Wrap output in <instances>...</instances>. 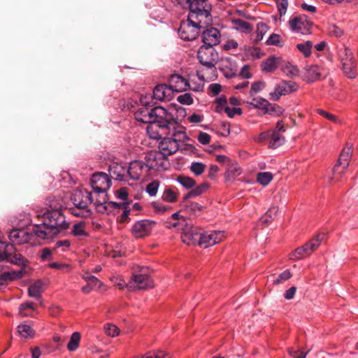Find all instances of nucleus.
<instances>
[{"instance_id":"42","label":"nucleus","mask_w":358,"mask_h":358,"mask_svg":"<svg viewBox=\"0 0 358 358\" xmlns=\"http://www.w3.org/2000/svg\"><path fill=\"white\" fill-rule=\"evenodd\" d=\"M131 358H171L170 354L162 350L149 352L143 356H134Z\"/></svg>"},{"instance_id":"51","label":"nucleus","mask_w":358,"mask_h":358,"mask_svg":"<svg viewBox=\"0 0 358 358\" xmlns=\"http://www.w3.org/2000/svg\"><path fill=\"white\" fill-rule=\"evenodd\" d=\"M106 334L110 337H115L120 334L119 328L113 324H106L103 327Z\"/></svg>"},{"instance_id":"13","label":"nucleus","mask_w":358,"mask_h":358,"mask_svg":"<svg viewBox=\"0 0 358 358\" xmlns=\"http://www.w3.org/2000/svg\"><path fill=\"white\" fill-rule=\"evenodd\" d=\"M167 157L168 155H163L160 150L149 152L145 157V163L149 172L150 170L160 171L167 169L169 164Z\"/></svg>"},{"instance_id":"6","label":"nucleus","mask_w":358,"mask_h":358,"mask_svg":"<svg viewBox=\"0 0 358 358\" xmlns=\"http://www.w3.org/2000/svg\"><path fill=\"white\" fill-rule=\"evenodd\" d=\"M352 152V145L346 143L332 169L331 175L328 177L329 183H336L342 181L343 177L349 166Z\"/></svg>"},{"instance_id":"34","label":"nucleus","mask_w":358,"mask_h":358,"mask_svg":"<svg viewBox=\"0 0 358 358\" xmlns=\"http://www.w3.org/2000/svg\"><path fill=\"white\" fill-rule=\"evenodd\" d=\"M270 142L268 147L275 149L282 145L285 142L284 136L276 131H270Z\"/></svg>"},{"instance_id":"9","label":"nucleus","mask_w":358,"mask_h":358,"mask_svg":"<svg viewBox=\"0 0 358 358\" xmlns=\"http://www.w3.org/2000/svg\"><path fill=\"white\" fill-rule=\"evenodd\" d=\"M339 57L343 73L348 78H355L357 76V62L351 50L344 47L340 50Z\"/></svg>"},{"instance_id":"40","label":"nucleus","mask_w":358,"mask_h":358,"mask_svg":"<svg viewBox=\"0 0 358 358\" xmlns=\"http://www.w3.org/2000/svg\"><path fill=\"white\" fill-rule=\"evenodd\" d=\"M17 333L24 338H32L34 336V331L32 327L27 324H20L17 326Z\"/></svg>"},{"instance_id":"12","label":"nucleus","mask_w":358,"mask_h":358,"mask_svg":"<svg viewBox=\"0 0 358 358\" xmlns=\"http://www.w3.org/2000/svg\"><path fill=\"white\" fill-rule=\"evenodd\" d=\"M322 238L317 235L308 243L297 248L289 255V259L292 260H299L310 256L320 245Z\"/></svg>"},{"instance_id":"16","label":"nucleus","mask_w":358,"mask_h":358,"mask_svg":"<svg viewBox=\"0 0 358 358\" xmlns=\"http://www.w3.org/2000/svg\"><path fill=\"white\" fill-rule=\"evenodd\" d=\"M205 69H199L197 70L196 73L191 75L187 80V89L194 92H201L204 87V82L213 80L215 78H208L205 76Z\"/></svg>"},{"instance_id":"25","label":"nucleus","mask_w":358,"mask_h":358,"mask_svg":"<svg viewBox=\"0 0 358 358\" xmlns=\"http://www.w3.org/2000/svg\"><path fill=\"white\" fill-rule=\"evenodd\" d=\"M169 86L173 93L185 91L187 89V80L178 74H173L169 80Z\"/></svg>"},{"instance_id":"52","label":"nucleus","mask_w":358,"mask_h":358,"mask_svg":"<svg viewBox=\"0 0 358 358\" xmlns=\"http://www.w3.org/2000/svg\"><path fill=\"white\" fill-rule=\"evenodd\" d=\"M215 103H216V111L218 113H221V112L224 111L225 108L229 106L227 97L224 95H222V96L217 97L215 100Z\"/></svg>"},{"instance_id":"49","label":"nucleus","mask_w":358,"mask_h":358,"mask_svg":"<svg viewBox=\"0 0 358 358\" xmlns=\"http://www.w3.org/2000/svg\"><path fill=\"white\" fill-rule=\"evenodd\" d=\"M151 206L154 210L155 213H159V214H164L166 212L169 211L171 208L164 205V203L156 201L151 203Z\"/></svg>"},{"instance_id":"14","label":"nucleus","mask_w":358,"mask_h":358,"mask_svg":"<svg viewBox=\"0 0 358 358\" xmlns=\"http://www.w3.org/2000/svg\"><path fill=\"white\" fill-rule=\"evenodd\" d=\"M71 199L75 207L80 210H85L90 204H94L96 200L92 193L85 189L75 190L71 196Z\"/></svg>"},{"instance_id":"53","label":"nucleus","mask_w":358,"mask_h":358,"mask_svg":"<svg viewBox=\"0 0 358 358\" xmlns=\"http://www.w3.org/2000/svg\"><path fill=\"white\" fill-rule=\"evenodd\" d=\"M317 113L332 122H334L336 124L341 123V120L337 116L332 113H328L320 108L317 109Z\"/></svg>"},{"instance_id":"10","label":"nucleus","mask_w":358,"mask_h":358,"mask_svg":"<svg viewBox=\"0 0 358 358\" xmlns=\"http://www.w3.org/2000/svg\"><path fill=\"white\" fill-rule=\"evenodd\" d=\"M288 24L292 32L302 35L310 34L313 26V22L304 14L291 17Z\"/></svg>"},{"instance_id":"63","label":"nucleus","mask_w":358,"mask_h":358,"mask_svg":"<svg viewBox=\"0 0 358 358\" xmlns=\"http://www.w3.org/2000/svg\"><path fill=\"white\" fill-rule=\"evenodd\" d=\"M111 282H113L115 285H117L120 289H122L128 285L125 282V280L119 275L112 276L110 278Z\"/></svg>"},{"instance_id":"3","label":"nucleus","mask_w":358,"mask_h":358,"mask_svg":"<svg viewBox=\"0 0 358 358\" xmlns=\"http://www.w3.org/2000/svg\"><path fill=\"white\" fill-rule=\"evenodd\" d=\"M134 116L138 122L150 124L147 127L148 133L150 134V138L158 139L160 138L158 131L153 134L150 133L154 125L156 124L159 128L162 125H164L167 121L171 120L172 117L174 115L162 106H156L155 108L140 106L135 112Z\"/></svg>"},{"instance_id":"39","label":"nucleus","mask_w":358,"mask_h":358,"mask_svg":"<svg viewBox=\"0 0 358 358\" xmlns=\"http://www.w3.org/2000/svg\"><path fill=\"white\" fill-rule=\"evenodd\" d=\"M292 277V273L289 269L285 270L283 272H282L278 275L275 276V275H271V278H272L271 280L273 282V284L275 285H280L282 283H284L285 282L289 280Z\"/></svg>"},{"instance_id":"15","label":"nucleus","mask_w":358,"mask_h":358,"mask_svg":"<svg viewBox=\"0 0 358 358\" xmlns=\"http://www.w3.org/2000/svg\"><path fill=\"white\" fill-rule=\"evenodd\" d=\"M156 222L150 220H142L136 222L131 229V233L137 238L149 236L155 227Z\"/></svg>"},{"instance_id":"30","label":"nucleus","mask_w":358,"mask_h":358,"mask_svg":"<svg viewBox=\"0 0 358 358\" xmlns=\"http://www.w3.org/2000/svg\"><path fill=\"white\" fill-rule=\"evenodd\" d=\"M281 59L280 57H270L262 62V69L263 71L271 73L273 72L280 64Z\"/></svg>"},{"instance_id":"64","label":"nucleus","mask_w":358,"mask_h":358,"mask_svg":"<svg viewBox=\"0 0 358 358\" xmlns=\"http://www.w3.org/2000/svg\"><path fill=\"white\" fill-rule=\"evenodd\" d=\"M308 352V351L304 352L303 350H295L290 349L289 350V354L294 358H305Z\"/></svg>"},{"instance_id":"1","label":"nucleus","mask_w":358,"mask_h":358,"mask_svg":"<svg viewBox=\"0 0 358 358\" xmlns=\"http://www.w3.org/2000/svg\"><path fill=\"white\" fill-rule=\"evenodd\" d=\"M159 129L166 135L159 145V150L164 155L170 156L176 153L179 149L180 143H185L187 139L185 128L177 122L174 116Z\"/></svg>"},{"instance_id":"47","label":"nucleus","mask_w":358,"mask_h":358,"mask_svg":"<svg viewBox=\"0 0 358 358\" xmlns=\"http://www.w3.org/2000/svg\"><path fill=\"white\" fill-rule=\"evenodd\" d=\"M203 206L196 202H189L185 206V210L190 215L197 216L202 211Z\"/></svg>"},{"instance_id":"20","label":"nucleus","mask_w":358,"mask_h":358,"mask_svg":"<svg viewBox=\"0 0 358 358\" xmlns=\"http://www.w3.org/2000/svg\"><path fill=\"white\" fill-rule=\"evenodd\" d=\"M323 69L317 65L306 66L302 74L303 80L313 83L321 79Z\"/></svg>"},{"instance_id":"43","label":"nucleus","mask_w":358,"mask_h":358,"mask_svg":"<svg viewBox=\"0 0 358 358\" xmlns=\"http://www.w3.org/2000/svg\"><path fill=\"white\" fill-rule=\"evenodd\" d=\"M5 259L18 266H26L27 263V260L24 259L21 254L14 253V251Z\"/></svg>"},{"instance_id":"31","label":"nucleus","mask_w":358,"mask_h":358,"mask_svg":"<svg viewBox=\"0 0 358 358\" xmlns=\"http://www.w3.org/2000/svg\"><path fill=\"white\" fill-rule=\"evenodd\" d=\"M231 23L236 30L242 33L250 34L253 30V27L250 23L241 19H233Z\"/></svg>"},{"instance_id":"11","label":"nucleus","mask_w":358,"mask_h":358,"mask_svg":"<svg viewBox=\"0 0 358 358\" xmlns=\"http://www.w3.org/2000/svg\"><path fill=\"white\" fill-rule=\"evenodd\" d=\"M299 85L294 81L282 80L277 83L273 91L268 94L269 99L273 101L280 100L282 96L289 95L298 91Z\"/></svg>"},{"instance_id":"59","label":"nucleus","mask_w":358,"mask_h":358,"mask_svg":"<svg viewBox=\"0 0 358 358\" xmlns=\"http://www.w3.org/2000/svg\"><path fill=\"white\" fill-rule=\"evenodd\" d=\"M328 32L330 36L338 38L343 35V31L335 24H331L329 26Z\"/></svg>"},{"instance_id":"38","label":"nucleus","mask_w":358,"mask_h":358,"mask_svg":"<svg viewBox=\"0 0 358 358\" xmlns=\"http://www.w3.org/2000/svg\"><path fill=\"white\" fill-rule=\"evenodd\" d=\"M14 250L15 248L13 244L0 241V261L5 260Z\"/></svg>"},{"instance_id":"4","label":"nucleus","mask_w":358,"mask_h":358,"mask_svg":"<svg viewBox=\"0 0 358 358\" xmlns=\"http://www.w3.org/2000/svg\"><path fill=\"white\" fill-rule=\"evenodd\" d=\"M91 186L94 194H98L99 199L96 198L94 207L97 212L108 213L106 192L111 186V180L106 173H96L91 178Z\"/></svg>"},{"instance_id":"46","label":"nucleus","mask_w":358,"mask_h":358,"mask_svg":"<svg viewBox=\"0 0 358 358\" xmlns=\"http://www.w3.org/2000/svg\"><path fill=\"white\" fill-rule=\"evenodd\" d=\"M296 48L305 57H309L312 53L313 44L310 41H307L303 43H298Z\"/></svg>"},{"instance_id":"23","label":"nucleus","mask_w":358,"mask_h":358,"mask_svg":"<svg viewBox=\"0 0 358 358\" xmlns=\"http://www.w3.org/2000/svg\"><path fill=\"white\" fill-rule=\"evenodd\" d=\"M33 234L24 229H15L10 231L8 237L13 245L24 244L29 242Z\"/></svg>"},{"instance_id":"17","label":"nucleus","mask_w":358,"mask_h":358,"mask_svg":"<svg viewBox=\"0 0 358 358\" xmlns=\"http://www.w3.org/2000/svg\"><path fill=\"white\" fill-rule=\"evenodd\" d=\"M224 238V232L220 231L200 233L199 245L207 248L220 243Z\"/></svg>"},{"instance_id":"5","label":"nucleus","mask_w":358,"mask_h":358,"mask_svg":"<svg viewBox=\"0 0 358 358\" xmlns=\"http://www.w3.org/2000/svg\"><path fill=\"white\" fill-rule=\"evenodd\" d=\"M197 57L202 66L200 69H205L206 78H216L215 65L219 59L217 52L213 47L202 45L198 50Z\"/></svg>"},{"instance_id":"2","label":"nucleus","mask_w":358,"mask_h":358,"mask_svg":"<svg viewBox=\"0 0 358 358\" xmlns=\"http://www.w3.org/2000/svg\"><path fill=\"white\" fill-rule=\"evenodd\" d=\"M42 217L43 223L33 228L34 235L41 239L50 238L69 227L61 210H46Z\"/></svg>"},{"instance_id":"37","label":"nucleus","mask_w":358,"mask_h":358,"mask_svg":"<svg viewBox=\"0 0 358 358\" xmlns=\"http://www.w3.org/2000/svg\"><path fill=\"white\" fill-rule=\"evenodd\" d=\"M209 187V185L207 182H203L192 189L187 194L185 199L192 198L198 196L203 193L206 192Z\"/></svg>"},{"instance_id":"24","label":"nucleus","mask_w":358,"mask_h":358,"mask_svg":"<svg viewBox=\"0 0 358 358\" xmlns=\"http://www.w3.org/2000/svg\"><path fill=\"white\" fill-rule=\"evenodd\" d=\"M173 96V93L171 89L165 84L158 85L153 90L152 98L156 100L160 101H170Z\"/></svg>"},{"instance_id":"21","label":"nucleus","mask_w":358,"mask_h":358,"mask_svg":"<svg viewBox=\"0 0 358 358\" xmlns=\"http://www.w3.org/2000/svg\"><path fill=\"white\" fill-rule=\"evenodd\" d=\"M202 41L203 45L213 47L220 42L221 34L220 31L214 27L204 30L202 33Z\"/></svg>"},{"instance_id":"28","label":"nucleus","mask_w":358,"mask_h":358,"mask_svg":"<svg viewBox=\"0 0 358 358\" xmlns=\"http://www.w3.org/2000/svg\"><path fill=\"white\" fill-rule=\"evenodd\" d=\"M23 270L7 271L0 275V289L5 287L8 281H13L22 277Z\"/></svg>"},{"instance_id":"50","label":"nucleus","mask_w":358,"mask_h":358,"mask_svg":"<svg viewBox=\"0 0 358 358\" xmlns=\"http://www.w3.org/2000/svg\"><path fill=\"white\" fill-rule=\"evenodd\" d=\"M160 185V181L155 180L148 183L145 187V192L150 196H155L157 194L159 187Z\"/></svg>"},{"instance_id":"32","label":"nucleus","mask_w":358,"mask_h":358,"mask_svg":"<svg viewBox=\"0 0 358 358\" xmlns=\"http://www.w3.org/2000/svg\"><path fill=\"white\" fill-rule=\"evenodd\" d=\"M36 310L35 304L31 301H26L20 305L19 315L22 317H31Z\"/></svg>"},{"instance_id":"22","label":"nucleus","mask_w":358,"mask_h":358,"mask_svg":"<svg viewBox=\"0 0 358 358\" xmlns=\"http://www.w3.org/2000/svg\"><path fill=\"white\" fill-rule=\"evenodd\" d=\"M219 69L226 78H233L238 74L237 65L229 57H223L220 59Z\"/></svg>"},{"instance_id":"19","label":"nucleus","mask_w":358,"mask_h":358,"mask_svg":"<svg viewBox=\"0 0 358 358\" xmlns=\"http://www.w3.org/2000/svg\"><path fill=\"white\" fill-rule=\"evenodd\" d=\"M154 286L152 278L146 274L133 275L128 287L130 289H145Z\"/></svg>"},{"instance_id":"18","label":"nucleus","mask_w":358,"mask_h":358,"mask_svg":"<svg viewBox=\"0 0 358 358\" xmlns=\"http://www.w3.org/2000/svg\"><path fill=\"white\" fill-rule=\"evenodd\" d=\"M127 173L130 178L134 180L145 178L150 175L146 163L139 160H136L130 163Z\"/></svg>"},{"instance_id":"33","label":"nucleus","mask_w":358,"mask_h":358,"mask_svg":"<svg viewBox=\"0 0 358 358\" xmlns=\"http://www.w3.org/2000/svg\"><path fill=\"white\" fill-rule=\"evenodd\" d=\"M281 71L289 78H293L299 76V69L289 62H284L280 66Z\"/></svg>"},{"instance_id":"7","label":"nucleus","mask_w":358,"mask_h":358,"mask_svg":"<svg viewBox=\"0 0 358 358\" xmlns=\"http://www.w3.org/2000/svg\"><path fill=\"white\" fill-rule=\"evenodd\" d=\"M210 24L198 18L192 19V16L188 15L186 20L180 22L178 35L184 41H193L197 38L202 29Z\"/></svg>"},{"instance_id":"57","label":"nucleus","mask_w":358,"mask_h":358,"mask_svg":"<svg viewBox=\"0 0 358 358\" xmlns=\"http://www.w3.org/2000/svg\"><path fill=\"white\" fill-rule=\"evenodd\" d=\"M268 29V26L264 22H259L257 25V37L258 40H262Z\"/></svg>"},{"instance_id":"36","label":"nucleus","mask_w":358,"mask_h":358,"mask_svg":"<svg viewBox=\"0 0 358 358\" xmlns=\"http://www.w3.org/2000/svg\"><path fill=\"white\" fill-rule=\"evenodd\" d=\"M178 193L171 187H166L162 193V199L168 203H175L178 201Z\"/></svg>"},{"instance_id":"35","label":"nucleus","mask_w":358,"mask_h":358,"mask_svg":"<svg viewBox=\"0 0 358 358\" xmlns=\"http://www.w3.org/2000/svg\"><path fill=\"white\" fill-rule=\"evenodd\" d=\"M43 292V282L41 280L35 282L34 283L29 285L28 287L29 296L36 299L41 298Z\"/></svg>"},{"instance_id":"58","label":"nucleus","mask_w":358,"mask_h":358,"mask_svg":"<svg viewBox=\"0 0 358 358\" xmlns=\"http://www.w3.org/2000/svg\"><path fill=\"white\" fill-rule=\"evenodd\" d=\"M266 86V83L262 81L254 83L250 88V94L251 96L256 94L262 91Z\"/></svg>"},{"instance_id":"61","label":"nucleus","mask_w":358,"mask_h":358,"mask_svg":"<svg viewBox=\"0 0 358 358\" xmlns=\"http://www.w3.org/2000/svg\"><path fill=\"white\" fill-rule=\"evenodd\" d=\"M278 212V208L275 207V206H273V207H271L264 215V216H263L262 218H261V220L262 222L264 223H267L270 221V220L268 219V217L272 220L273 219V215H275V214L277 213Z\"/></svg>"},{"instance_id":"60","label":"nucleus","mask_w":358,"mask_h":358,"mask_svg":"<svg viewBox=\"0 0 358 358\" xmlns=\"http://www.w3.org/2000/svg\"><path fill=\"white\" fill-rule=\"evenodd\" d=\"M224 112L229 117L232 118L236 115H241L242 114V109L241 108H236L235 106L233 108L227 106L224 110Z\"/></svg>"},{"instance_id":"44","label":"nucleus","mask_w":358,"mask_h":358,"mask_svg":"<svg viewBox=\"0 0 358 358\" xmlns=\"http://www.w3.org/2000/svg\"><path fill=\"white\" fill-rule=\"evenodd\" d=\"M271 172H259L257 174V181L263 186H267L273 180Z\"/></svg>"},{"instance_id":"29","label":"nucleus","mask_w":358,"mask_h":358,"mask_svg":"<svg viewBox=\"0 0 358 358\" xmlns=\"http://www.w3.org/2000/svg\"><path fill=\"white\" fill-rule=\"evenodd\" d=\"M243 170L238 163L235 161H231L230 163L227 164L225 178L229 180L234 179L241 176Z\"/></svg>"},{"instance_id":"27","label":"nucleus","mask_w":358,"mask_h":358,"mask_svg":"<svg viewBox=\"0 0 358 358\" xmlns=\"http://www.w3.org/2000/svg\"><path fill=\"white\" fill-rule=\"evenodd\" d=\"M199 237L200 233L193 228L185 231L181 235L182 241L187 245H199Z\"/></svg>"},{"instance_id":"48","label":"nucleus","mask_w":358,"mask_h":358,"mask_svg":"<svg viewBox=\"0 0 358 358\" xmlns=\"http://www.w3.org/2000/svg\"><path fill=\"white\" fill-rule=\"evenodd\" d=\"M85 226L84 222L75 224L72 229V234L75 236H87V233L85 231Z\"/></svg>"},{"instance_id":"26","label":"nucleus","mask_w":358,"mask_h":358,"mask_svg":"<svg viewBox=\"0 0 358 358\" xmlns=\"http://www.w3.org/2000/svg\"><path fill=\"white\" fill-rule=\"evenodd\" d=\"M255 108H259L264 110L265 113H271L272 112L275 111V108L279 110H281V108L278 106L272 105L268 102V100L262 97H256L252 99V101L250 103Z\"/></svg>"},{"instance_id":"41","label":"nucleus","mask_w":358,"mask_h":358,"mask_svg":"<svg viewBox=\"0 0 358 358\" xmlns=\"http://www.w3.org/2000/svg\"><path fill=\"white\" fill-rule=\"evenodd\" d=\"M176 181L187 189H192L196 185V180L189 176H179L177 177Z\"/></svg>"},{"instance_id":"8","label":"nucleus","mask_w":358,"mask_h":358,"mask_svg":"<svg viewBox=\"0 0 358 358\" xmlns=\"http://www.w3.org/2000/svg\"><path fill=\"white\" fill-rule=\"evenodd\" d=\"M208 0H187L186 3L189 8L188 15L192 16V19L196 20V18H198L211 24V5L208 3Z\"/></svg>"},{"instance_id":"62","label":"nucleus","mask_w":358,"mask_h":358,"mask_svg":"<svg viewBox=\"0 0 358 358\" xmlns=\"http://www.w3.org/2000/svg\"><path fill=\"white\" fill-rule=\"evenodd\" d=\"M178 101L179 103L186 105H191L193 103V99L192 96L188 93L180 95L178 97Z\"/></svg>"},{"instance_id":"55","label":"nucleus","mask_w":358,"mask_h":358,"mask_svg":"<svg viewBox=\"0 0 358 358\" xmlns=\"http://www.w3.org/2000/svg\"><path fill=\"white\" fill-rule=\"evenodd\" d=\"M288 0H276V6L280 17L284 16L288 8Z\"/></svg>"},{"instance_id":"56","label":"nucleus","mask_w":358,"mask_h":358,"mask_svg":"<svg viewBox=\"0 0 358 358\" xmlns=\"http://www.w3.org/2000/svg\"><path fill=\"white\" fill-rule=\"evenodd\" d=\"M49 267H50L52 268L61 270V271H63L66 273H69L72 269V267L70 264H65V263H60V262L50 263L49 264Z\"/></svg>"},{"instance_id":"45","label":"nucleus","mask_w":358,"mask_h":358,"mask_svg":"<svg viewBox=\"0 0 358 358\" xmlns=\"http://www.w3.org/2000/svg\"><path fill=\"white\" fill-rule=\"evenodd\" d=\"M80 338L81 336L79 332L73 333L67 345V349L71 352L75 351L79 346Z\"/></svg>"},{"instance_id":"54","label":"nucleus","mask_w":358,"mask_h":358,"mask_svg":"<svg viewBox=\"0 0 358 358\" xmlns=\"http://www.w3.org/2000/svg\"><path fill=\"white\" fill-rule=\"evenodd\" d=\"M189 169L194 175L200 176L204 172L206 165L201 162H192Z\"/></svg>"}]
</instances>
